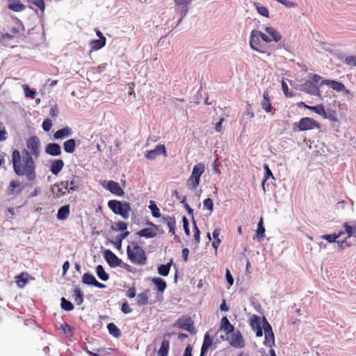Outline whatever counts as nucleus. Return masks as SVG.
Masks as SVG:
<instances>
[{
    "instance_id": "f257e3e1",
    "label": "nucleus",
    "mask_w": 356,
    "mask_h": 356,
    "mask_svg": "<svg viewBox=\"0 0 356 356\" xmlns=\"http://www.w3.org/2000/svg\"><path fill=\"white\" fill-rule=\"evenodd\" d=\"M12 163L14 172L19 177H26L29 181H33L37 177L35 159L23 149L20 152L14 149L12 152Z\"/></svg>"
},
{
    "instance_id": "f03ea898",
    "label": "nucleus",
    "mask_w": 356,
    "mask_h": 356,
    "mask_svg": "<svg viewBox=\"0 0 356 356\" xmlns=\"http://www.w3.org/2000/svg\"><path fill=\"white\" fill-rule=\"evenodd\" d=\"M269 42L270 40L266 32L263 33L255 29L251 31L249 43L253 50L261 54H267L268 52L267 44Z\"/></svg>"
},
{
    "instance_id": "7ed1b4c3",
    "label": "nucleus",
    "mask_w": 356,
    "mask_h": 356,
    "mask_svg": "<svg viewBox=\"0 0 356 356\" xmlns=\"http://www.w3.org/2000/svg\"><path fill=\"white\" fill-rule=\"evenodd\" d=\"M128 259L134 264L145 265L147 262V257L145 250L136 242L127 247Z\"/></svg>"
},
{
    "instance_id": "20e7f679",
    "label": "nucleus",
    "mask_w": 356,
    "mask_h": 356,
    "mask_svg": "<svg viewBox=\"0 0 356 356\" xmlns=\"http://www.w3.org/2000/svg\"><path fill=\"white\" fill-rule=\"evenodd\" d=\"M308 77L309 79L302 84L303 90L309 95L321 97L318 84L322 77L316 74H309Z\"/></svg>"
},
{
    "instance_id": "39448f33",
    "label": "nucleus",
    "mask_w": 356,
    "mask_h": 356,
    "mask_svg": "<svg viewBox=\"0 0 356 356\" xmlns=\"http://www.w3.org/2000/svg\"><path fill=\"white\" fill-rule=\"evenodd\" d=\"M205 171V165L203 163H199L195 165L192 173L186 181L187 187L189 189L194 190L197 188L200 182V177Z\"/></svg>"
},
{
    "instance_id": "423d86ee",
    "label": "nucleus",
    "mask_w": 356,
    "mask_h": 356,
    "mask_svg": "<svg viewBox=\"0 0 356 356\" xmlns=\"http://www.w3.org/2000/svg\"><path fill=\"white\" fill-rule=\"evenodd\" d=\"M108 207L114 213L120 215L124 219L129 218V213L131 211L129 203L113 200L108 202Z\"/></svg>"
},
{
    "instance_id": "0eeeda50",
    "label": "nucleus",
    "mask_w": 356,
    "mask_h": 356,
    "mask_svg": "<svg viewBox=\"0 0 356 356\" xmlns=\"http://www.w3.org/2000/svg\"><path fill=\"white\" fill-rule=\"evenodd\" d=\"M40 142L38 136H31L26 140V148H24L29 153L31 157L38 159L40 154Z\"/></svg>"
},
{
    "instance_id": "6e6552de",
    "label": "nucleus",
    "mask_w": 356,
    "mask_h": 356,
    "mask_svg": "<svg viewBox=\"0 0 356 356\" xmlns=\"http://www.w3.org/2000/svg\"><path fill=\"white\" fill-rule=\"evenodd\" d=\"M173 326L175 327H179L180 329L187 330L191 334H195L196 332L194 322L190 316H181L176 321Z\"/></svg>"
},
{
    "instance_id": "1a4fd4ad",
    "label": "nucleus",
    "mask_w": 356,
    "mask_h": 356,
    "mask_svg": "<svg viewBox=\"0 0 356 356\" xmlns=\"http://www.w3.org/2000/svg\"><path fill=\"white\" fill-rule=\"evenodd\" d=\"M299 131H307L314 129H318L320 125L314 119L305 117L302 118L297 124Z\"/></svg>"
},
{
    "instance_id": "9d476101",
    "label": "nucleus",
    "mask_w": 356,
    "mask_h": 356,
    "mask_svg": "<svg viewBox=\"0 0 356 356\" xmlns=\"http://www.w3.org/2000/svg\"><path fill=\"white\" fill-rule=\"evenodd\" d=\"M264 332L265 334V340L264 343L266 346L271 348L275 344V336L271 325L264 318Z\"/></svg>"
},
{
    "instance_id": "9b49d317",
    "label": "nucleus",
    "mask_w": 356,
    "mask_h": 356,
    "mask_svg": "<svg viewBox=\"0 0 356 356\" xmlns=\"http://www.w3.org/2000/svg\"><path fill=\"white\" fill-rule=\"evenodd\" d=\"M69 181H63L57 184H54L51 187V192L54 197H60L65 195L68 191Z\"/></svg>"
},
{
    "instance_id": "f8f14e48",
    "label": "nucleus",
    "mask_w": 356,
    "mask_h": 356,
    "mask_svg": "<svg viewBox=\"0 0 356 356\" xmlns=\"http://www.w3.org/2000/svg\"><path fill=\"white\" fill-rule=\"evenodd\" d=\"M230 334V336L227 337V340L232 346L237 348H241L245 346V341L239 330L234 331Z\"/></svg>"
},
{
    "instance_id": "ddd939ff",
    "label": "nucleus",
    "mask_w": 356,
    "mask_h": 356,
    "mask_svg": "<svg viewBox=\"0 0 356 356\" xmlns=\"http://www.w3.org/2000/svg\"><path fill=\"white\" fill-rule=\"evenodd\" d=\"M147 225L152 227L143 229L138 231L136 234L140 237H145L147 238L155 237L157 235V226L150 221H147Z\"/></svg>"
},
{
    "instance_id": "4468645a",
    "label": "nucleus",
    "mask_w": 356,
    "mask_h": 356,
    "mask_svg": "<svg viewBox=\"0 0 356 356\" xmlns=\"http://www.w3.org/2000/svg\"><path fill=\"white\" fill-rule=\"evenodd\" d=\"M102 186L111 193L118 196H123L124 194V191L120 186L119 184L113 180L104 181Z\"/></svg>"
},
{
    "instance_id": "2eb2a0df",
    "label": "nucleus",
    "mask_w": 356,
    "mask_h": 356,
    "mask_svg": "<svg viewBox=\"0 0 356 356\" xmlns=\"http://www.w3.org/2000/svg\"><path fill=\"white\" fill-rule=\"evenodd\" d=\"M104 257L111 267H117L121 264V259L110 250H105Z\"/></svg>"
},
{
    "instance_id": "dca6fc26",
    "label": "nucleus",
    "mask_w": 356,
    "mask_h": 356,
    "mask_svg": "<svg viewBox=\"0 0 356 356\" xmlns=\"http://www.w3.org/2000/svg\"><path fill=\"white\" fill-rule=\"evenodd\" d=\"M161 154H163L165 156H167L165 147L164 145H158L154 149L147 151L145 154V157L147 159L153 160L155 159L157 156Z\"/></svg>"
},
{
    "instance_id": "f3484780",
    "label": "nucleus",
    "mask_w": 356,
    "mask_h": 356,
    "mask_svg": "<svg viewBox=\"0 0 356 356\" xmlns=\"http://www.w3.org/2000/svg\"><path fill=\"white\" fill-rule=\"evenodd\" d=\"M321 85L330 86L334 90L337 92L346 91L347 93L349 92L346 89V87L343 83L334 80L324 79L321 81Z\"/></svg>"
},
{
    "instance_id": "a211bd4d",
    "label": "nucleus",
    "mask_w": 356,
    "mask_h": 356,
    "mask_svg": "<svg viewBox=\"0 0 356 356\" xmlns=\"http://www.w3.org/2000/svg\"><path fill=\"white\" fill-rule=\"evenodd\" d=\"M264 31L268 35V38L270 40V42H278L281 40L282 35L275 28L272 26H266L264 28Z\"/></svg>"
},
{
    "instance_id": "6ab92c4d",
    "label": "nucleus",
    "mask_w": 356,
    "mask_h": 356,
    "mask_svg": "<svg viewBox=\"0 0 356 356\" xmlns=\"http://www.w3.org/2000/svg\"><path fill=\"white\" fill-rule=\"evenodd\" d=\"M213 339L208 332L204 334L200 356H207L209 348L212 346Z\"/></svg>"
},
{
    "instance_id": "aec40b11",
    "label": "nucleus",
    "mask_w": 356,
    "mask_h": 356,
    "mask_svg": "<svg viewBox=\"0 0 356 356\" xmlns=\"http://www.w3.org/2000/svg\"><path fill=\"white\" fill-rule=\"evenodd\" d=\"M262 108L266 112L270 113L273 110V106L270 102V97L269 91L266 90L263 93V100L261 102Z\"/></svg>"
},
{
    "instance_id": "412c9836",
    "label": "nucleus",
    "mask_w": 356,
    "mask_h": 356,
    "mask_svg": "<svg viewBox=\"0 0 356 356\" xmlns=\"http://www.w3.org/2000/svg\"><path fill=\"white\" fill-rule=\"evenodd\" d=\"M45 152L47 154L51 156H59L61 154L60 147L57 143H49L45 147Z\"/></svg>"
},
{
    "instance_id": "4be33fe9",
    "label": "nucleus",
    "mask_w": 356,
    "mask_h": 356,
    "mask_svg": "<svg viewBox=\"0 0 356 356\" xmlns=\"http://www.w3.org/2000/svg\"><path fill=\"white\" fill-rule=\"evenodd\" d=\"M64 167V162L61 159H56L51 162L50 170L54 175H57Z\"/></svg>"
},
{
    "instance_id": "5701e85b",
    "label": "nucleus",
    "mask_w": 356,
    "mask_h": 356,
    "mask_svg": "<svg viewBox=\"0 0 356 356\" xmlns=\"http://www.w3.org/2000/svg\"><path fill=\"white\" fill-rule=\"evenodd\" d=\"M220 329L222 330L227 335L234 331V325L230 323L226 316L222 317L221 319Z\"/></svg>"
},
{
    "instance_id": "b1692460",
    "label": "nucleus",
    "mask_w": 356,
    "mask_h": 356,
    "mask_svg": "<svg viewBox=\"0 0 356 356\" xmlns=\"http://www.w3.org/2000/svg\"><path fill=\"white\" fill-rule=\"evenodd\" d=\"M20 184L17 181H11L10 184L7 188V194L8 195H14L15 194H19L21 192V189L19 188Z\"/></svg>"
},
{
    "instance_id": "393cba45",
    "label": "nucleus",
    "mask_w": 356,
    "mask_h": 356,
    "mask_svg": "<svg viewBox=\"0 0 356 356\" xmlns=\"http://www.w3.org/2000/svg\"><path fill=\"white\" fill-rule=\"evenodd\" d=\"M162 220L165 222H166L170 232H171L173 235H175V230H176V220L175 218L173 216H163Z\"/></svg>"
},
{
    "instance_id": "a878e982",
    "label": "nucleus",
    "mask_w": 356,
    "mask_h": 356,
    "mask_svg": "<svg viewBox=\"0 0 356 356\" xmlns=\"http://www.w3.org/2000/svg\"><path fill=\"white\" fill-rule=\"evenodd\" d=\"M106 41V39L105 37H102L101 38V39L91 40L90 42V46L91 47V49L92 51H97L102 49L105 46Z\"/></svg>"
},
{
    "instance_id": "bb28decb",
    "label": "nucleus",
    "mask_w": 356,
    "mask_h": 356,
    "mask_svg": "<svg viewBox=\"0 0 356 356\" xmlns=\"http://www.w3.org/2000/svg\"><path fill=\"white\" fill-rule=\"evenodd\" d=\"M151 282L155 285L159 292L163 293L167 287L166 282L161 277L152 278Z\"/></svg>"
},
{
    "instance_id": "cd10ccee",
    "label": "nucleus",
    "mask_w": 356,
    "mask_h": 356,
    "mask_svg": "<svg viewBox=\"0 0 356 356\" xmlns=\"http://www.w3.org/2000/svg\"><path fill=\"white\" fill-rule=\"evenodd\" d=\"M70 215V206L65 205L61 207L57 213V218L60 220H66Z\"/></svg>"
},
{
    "instance_id": "c85d7f7f",
    "label": "nucleus",
    "mask_w": 356,
    "mask_h": 356,
    "mask_svg": "<svg viewBox=\"0 0 356 356\" xmlns=\"http://www.w3.org/2000/svg\"><path fill=\"white\" fill-rule=\"evenodd\" d=\"M8 8L15 12H21L25 10L26 6L20 2V0H13L8 4Z\"/></svg>"
},
{
    "instance_id": "c756f323",
    "label": "nucleus",
    "mask_w": 356,
    "mask_h": 356,
    "mask_svg": "<svg viewBox=\"0 0 356 356\" xmlns=\"http://www.w3.org/2000/svg\"><path fill=\"white\" fill-rule=\"evenodd\" d=\"M305 108L315 112L316 113L321 115L323 118L326 117V111H325L324 106L323 104H318L317 106H311L308 105H305Z\"/></svg>"
},
{
    "instance_id": "7c9ffc66",
    "label": "nucleus",
    "mask_w": 356,
    "mask_h": 356,
    "mask_svg": "<svg viewBox=\"0 0 356 356\" xmlns=\"http://www.w3.org/2000/svg\"><path fill=\"white\" fill-rule=\"evenodd\" d=\"M71 134H72L71 129L69 127H66L65 128H63V129H59L57 131H56L54 134V137L56 139H60V138H63L65 137L70 136Z\"/></svg>"
},
{
    "instance_id": "2f4dec72",
    "label": "nucleus",
    "mask_w": 356,
    "mask_h": 356,
    "mask_svg": "<svg viewBox=\"0 0 356 356\" xmlns=\"http://www.w3.org/2000/svg\"><path fill=\"white\" fill-rule=\"evenodd\" d=\"M175 5L177 6V10L183 16H185L188 12V6L186 0H174Z\"/></svg>"
},
{
    "instance_id": "473e14b6",
    "label": "nucleus",
    "mask_w": 356,
    "mask_h": 356,
    "mask_svg": "<svg viewBox=\"0 0 356 356\" xmlns=\"http://www.w3.org/2000/svg\"><path fill=\"white\" fill-rule=\"evenodd\" d=\"M149 291L146 289L144 292L138 294L137 303L138 305H145L148 303V295Z\"/></svg>"
},
{
    "instance_id": "72a5a7b5",
    "label": "nucleus",
    "mask_w": 356,
    "mask_h": 356,
    "mask_svg": "<svg viewBox=\"0 0 356 356\" xmlns=\"http://www.w3.org/2000/svg\"><path fill=\"white\" fill-rule=\"evenodd\" d=\"M170 349V342L168 340H163L161 342V347L158 352V356H168Z\"/></svg>"
},
{
    "instance_id": "f704fd0d",
    "label": "nucleus",
    "mask_w": 356,
    "mask_h": 356,
    "mask_svg": "<svg viewBox=\"0 0 356 356\" xmlns=\"http://www.w3.org/2000/svg\"><path fill=\"white\" fill-rule=\"evenodd\" d=\"M107 329L110 334L115 338H119L121 336L120 330L113 323H110L107 325Z\"/></svg>"
},
{
    "instance_id": "c9c22d12",
    "label": "nucleus",
    "mask_w": 356,
    "mask_h": 356,
    "mask_svg": "<svg viewBox=\"0 0 356 356\" xmlns=\"http://www.w3.org/2000/svg\"><path fill=\"white\" fill-rule=\"evenodd\" d=\"M64 150L67 153H73L75 150L76 143L74 139H69L63 143Z\"/></svg>"
},
{
    "instance_id": "e433bc0d",
    "label": "nucleus",
    "mask_w": 356,
    "mask_h": 356,
    "mask_svg": "<svg viewBox=\"0 0 356 356\" xmlns=\"http://www.w3.org/2000/svg\"><path fill=\"white\" fill-rule=\"evenodd\" d=\"M172 263L171 259L169 263L165 265H161L158 267V273L161 276H168L170 270V267Z\"/></svg>"
},
{
    "instance_id": "4c0bfd02",
    "label": "nucleus",
    "mask_w": 356,
    "mask_h": 356,
    "mask_svg": "<svg viewBox=\"0 0 356 356\" xmlns=\"http://www.w3.org/2000/svg\"><path fill=\"white\" fill-rule=\"evenodd\" d=\"M73 297L76 305H80L83 301V294L81 289L76 287L73 291Z\"/></svg>"
},
{
    "instance_id": "58836bf2",
    "label": "nucleus",
    "mask_w": 356,
    "mask_h": 356,
    "mask_svg": "<svg viewBox=\"0 0 356 356\" xmlns=\"http://www.w3.org/2000/svg\"><path fill=\"white\" fill-rule=\"evenodd\" d=\"M343 234L344 232L343 231H340L339 233L323 235L322 238L326 240L329 243H334L337 242V239L341 236Z\"/></svg>"
},
{
    "instance_id": "ea45409f",
    "label": "nucleus",
    "mask_w": 356,
    "mask_h": 356,
    "mask_svg": "<svg viewBox=\"0 0 356 356\" xmlns=\"http://www.w3.org/2000/svg\"><path fill=\"white\" fill-rule=\"evenodd\" d=\"M96 273L98 277L102 281H107L109 279V275L104 270V267L102 265H98L96 267Z\"/></svg>"
},
{
    "instance_id": "a19ab883",
    "label": "nucleus",
    "mask_w": 356,
    "mask_h": 356,
    "mask_svg": "<svg viewBox=\"0 0 356 356\" xmlns=\"http://www.w3.org/2000/svg\"><path fill=\"white\" fill-rule=\"evenodd\" d=\"M257 237L258 239H263L265 237V227L262 218H260L257 225Z\"/></svg>"
},
{
    "instance_id": "79ce46f5",
    "label": "nucleus",
    "mask_w": 356,
    "mask_h": 356,
    "mask_svg": "<svg viewBox=\"0 0 356 356\" xmlns=\"http://www.w3.org/2000/svg\"><path fill=\"white\" fill-rule=\"evenodd\" d=\"M27 273H21L16 277V283L18 286L24 287L28 282Z\"/></svg>"
},
{
    "instance_id": "37998d69",
    "label": "nucleus",
    "mask_w": 356,
    "mask_h": 356,
    "mask_svg": "<svg viewBox=\"0 0 356 356\" xmlns=\"http://www.w3.org/2000/svg\"><path fill=\"white\" fill-rule=\"evenodd\" d=\"M250 325L252 330L261 327V318L257 315H253L250 319Z\"/></svg>"
},
{
    "instance_id": "c03bdc74",
    "label": "nucleus",
    "mask_w": 356,
    "mask_h": 356,
    "mask_svg": "<svg viewBox=\"0 0 356 356\" xmlns=\"http://www.w3.org/2000/svg\"><path fill=\"white\" fill-rule=\"evenodd\" d=\"M193 232H194V234H193L194 241L195 243V245L197 246L200 242V231L198 229L196 222L194 220L193 221Z\"/></svg>"
},
{
    "instance_id": "a18cd8bd",
    "label": "nucleus",
    "mask_w": 356,
    "mask_h": 356,
    "mask_svg": "<svg viewBox=\"0 0 356 356\" xmlns=\"http://www.w3.org/2000/svg\"><path fill=\"white\" fill-rule=\"evenodd\" d=\"M95 277L90 273H84L82 277V282L86 284H93L95 281Z\"/></svg>"
},
{
    "instance_id": "49530a36",
    "label": "nucleus",
    "mask_w": 356,
    "mask_h": 356,
    "mask_svg": "<svg viewBox=\"0 0 356 356\" xmlns=\"http://www.w3.org/2000/svg\"><path fill=\"white\" fill-rule=\"evenodd\" d=\"M254 5L259 15L266 17H269V11L268 8L263 6H259L258 3H254Z\"/></svg>"
},
{
    "instance_id": "de8ad7c7",
    "label": "nucleus",
    "mask_w": 356,
    "mask_h": 356,
    "mask_svg": "<svg viewBox=\"0 0 356 356\" xmlns=\"http://www.w3.org/2000/svg\"><path fill=\"white\" fill-rule=\"evenodd\" d=\"M60 300H61V304H60L61 308L67 311V312L73 310L74 305L71 302L68 301L65 298H62Z\"/></svg>"
},
{
    "instance_id": "09e8293b",
    "label": "nucleus",
    "mask_w": 356,
    "mask_h": 356,
    "mask_svg": "<svg viewBox=\"0 0 356 356\" xmlns=\"http://www.w3.org/2000/svg\"><path fill=\"white\" fill-rule=\"evenodd\" d=\"M111 229L114 231L124 232L127 229V225L122 221H119L112 225Z\"/></svg>"
},
{
    "instance_id": "8fccbe9b",
    "label": "nucleus",
    "mask_w": 356,
    "mask_h": 356,
    "mask_svg": "<svg viewBox=\"0 0 356 356\" xmlns=\"http://www.w3.org/2000/svg\"><path fill=\"white\" fill-rule=\"evenodd\" d=\"M149 208L151 210L152 214L154 217L159 218L161 216L159 209L154 201H150Z\"/></svg>"
},
{
    "instance_id": "3c124183",
    "label": "nucleus",
    "mask_w": 356,
    "mask_h": 356,
    "mask_svg": "<svg viewBox=\"0 0 356 356\" xmlns=\"http://www.w3.org/2000/svg\"><path fill=\"white\" fill-rule=\"evenodd\" d=\"M264 168L266 170V172H265V175H264V177L262 181L261 184H262L264 191H265V188H264L265 182L269 179L270 177H271L272 178H274V177H273V175L271 170H270V168L267 164H264Z\"/></svg>"
},
{
    "instance_id": "603ef678",
    "label": "nucleus",
    "mask_w": 356,
    "mask_h": 356,
    "mask_svg": "<svg viewBox=\"0 0 356 356\" xmlns=\"http://www.w3.org/2000/svg\"><path fill=\"white\" fill-rule=\"evenodd\" d=\"M23 88L24 90L25 96L27 97H30L33 99L35 95V91L34 90L31 89L28 85H24Z\"/></svg>"
},
{
    "instance_id": "864d4df0",
    "label": "nucleus",
    "mask_w": 356,
    "mask_h": 356,
    "mask_svg": "<svg viewBox=\"0 0 356 356\" xmlns=\"http://www.w3.org/2000/svg\"><path fill=\"white\" fill-rule=\"evenodd\" d=\"M344 63L350 67H356V56H347Z\"/></svg>"
},
{
    "instance_id": "5fc2aeb1",
    "label": "nucleus",
    "mask_w": 356,
    "mask_h": 356,
    "mask_svg": "<svg viewBox=\"0 0 356 356\" xmlns=\"http://www.w3.org/2000/svg\"><path fill=\"white\" fill-rule=\"evenodd\" d=\"M204 208L209 210L211 212L213 210V202L211 198H207L203 201Z\"/></svg>"
},
{
    "instance_id": "6e6d98bb",
    "label": "nucleus",
    "mask_w": 356,
    "mask_h": 356,
    "mask_svg": "<svg viewBox=\"0 0 356 356\" xmlns=\"http://www.w3.org/2000/svg\"><path fill=\"white\" fill-rule=\"evenodd\" d=\"M277 1L289 8H296L298 6V4L296 3L289 0H277Z\"/></svg>"
},
{
    "instance_id": "4d7b16f0",
    "label": "nucleus",
    "mask_w": 356,
    "mask_h": 356,
    "mask_svg": "<svg viewBox=\"0 0 356 356\" xmlns=\"http://www.w3.org/2000/svg\"><path fill=\"white\" fill-rule=\"evenodd\" d=\"M343 227L345 229L344 233L348 234V238L354 235L353 226L348 225L347 222L343 223Z\"/></svg>"
},
{
    "instance_id": "13d9d810",
    "label": "nucleus",
    "mask_w": 356,
    "mask_h": 356,
    "mask_svg": "<svg viewBox=\"0 0 356 356\" xmlns=\"http://www.w3.org/2000/svg\"><path fill=\"white\" fill-rule=\"evenodd\" d=\"M182 222H183V227L185 234L187 236L190 235V229H189V223L187 218L186 216L182 217Z\"/></svg>"
},
{
    "instance_id": "bf43d9fd",
    "label": "nucleus",
    "mask_w": 356,
    "mask_h": 356,
    "mask_svg": "<svg viewBox=\"0 0 356 356\" xmlns=\"http://www.w3.org/2000/svg\"><path fill=\"white\" fill-rule=\"evenodd\" d=\"M324 119H329L332 122H337V117L336 115V112L334 111H329L328 112H326V117L323 118Z\"/></svg>"
},
{
    "instance_id": "052dcab7",
    "label": "nucleus",
    "mask_w": 356,
    "mask_h": 356,
    "mask_svg": "<svg viewBox=\"0 0 356 356\" xmlns=\"http://www.w3.org/2000/svg\"><path fill=\"white\" fill-rule=\"evenodd\" d=\"M282 88L283 90V92L284 93V95L286 97H293V95L289 91L288 85L284 80H282Z\"/></svg>"
},
{
    "instance_id": "680f3d73",
    "label": "nucleus",
    "mask_w": 356,
    "mask_h": 356,
    "mask_svg": "<svg viewBox=\"0 0 356 356\" xmlns=\"http://www.w3.org/2000/svg\"><path fill=\"white\" fill-rule=\"evenodd\" d=\"M42 127L44 131H49L52 127L51 120L49 119L44 120L42 122Z\"/></svg>"
},
{
    "instance_id": "e2e57ef3",
    "label": "nucleus",
    "mask_w": 356,
    "mask_h": 356,
    "mask_svg": "<svg viewBox=\"0 0 356 356\" xmlns=\"http://www.w3.org/2000/svg\"><path fill=\"white\" fill-rule=\"evenodd\" d=\"M33 3L39 8L42 11L45 8V3L44 0H33Z\"/></svg>"
},
{
    "instance_id": "0e129e2a",
    "label": "nucleus",
    "mask_w": 356,
    "mask_h": 356,
    "mask_svg": "<svg viewBox=\"0 0 356 356\" xmlns=\"http://www.w3.org/2000/svg\"><path fill=\"white\" fill-rule=\"evenodd\" d=\"M121 311L124 314H129L132 312V309L129 307L127 302H125L122 305Z\"/></svg>"
},
{
    "instance_id": "69168bd1",
    "label": "nucleus",
    "mask_w": 356,
    "mask_h": 356,
    "mask_svg": "<svg viewBox=\"0 0 356 356\" xmlns=\"http://www.w3.org/2000/svg\"><path fill=\"white\" fill-rule=\"evenodd\" d=\"M136 290L135 287H130L128 289V290L126 292L127 297L129 298H133L136 296Z\"/></svg>"
},
{
    "instance_id": "338daca9",
    "label": "nucleus",
    "mask_w": 356,
    "mask_h": 356,
    "mask_svg": "<svg viewBox=\"0 0 356 356\" xmlns=\"http://www.w3.org/2000/svg\"><path fill=\"white\" fill-rule=\"evenodd\" d=\"M129 234L128 231L124 232L116 238V241H119V247H121L122 241Z\"/></svg>"
},
{
    "instance_id": "774afa93",
    "label": "nucleus",
    "mask_w": 356,
    "mask_h": 356,
    "mask_svg": "<svg viewBox=\"0 0 356 356\" xmlns=\"http://www.w3.org/2000/svg\"><path fill=\"white\" fill-rule=\"evenodd\" d=\"M79 188V186L76 184L75 181L74 179L69 181V187H68V191H74L77 190Z\"/></svg>"
}]
</instances>
